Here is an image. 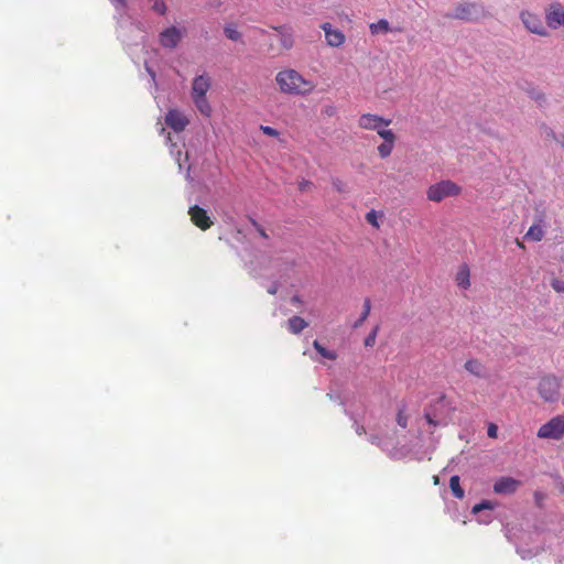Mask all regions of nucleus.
Wrapping results in <instances>:
<instances>
[{"mask_svg":"<svg viewBox=\"0 0 564 564\" xmlns=\"http://www.w3.org/2000/svg\"><path fill=\"white\" fill-rule=\"evenodd\" d=\"M281 93L293 96H305L314 91L316 85L293 68H284L275 76Z\"/></svg>","mask_w":564,"mask_h":564,"instance_id":"1","label":"nucleus"},{"mask_svg":"<svg viewBox=\"0 0 564 564\" xmlns=\"http://www.w3.org/2000/svg\"><path fill=\"white\" fill-rule=\"evenodd\" d=\"M212 85L210 77L207 75H199L193 79L192 83V99L198 111L209 118L213 109L206 98V94Z\"/></svg>","mask_w":564,"mask_h":564,"instance_id":"2","label":"nucleus"},{"mask_svg":"<svg viewBox=\"0 0 564 564\" xmlns=\"http://www.w3.org/2000/svg\"><path fill=\"white\" fill-rule=\"evenodd\" d=\"M447 17L464 22L478 23L489 18L490 13L482 4L476 2H460L455 7L454 12Z\"/></svg>","mask_w":564,"mask_h":564,"instance_id":"3","label":"nucleus"},{"mask_svg":"<svg viewBox=\"0 0 564 564\" xmlns=\"http://www.w3.org/2000/svg\"><path fill=\"white\" fill-rule=\"evenodd\" d=\"M460 192L462 188L456 183L452 181H441L431 185L427 188L426 195L429 200L438 203L446 197L457 196Z\"/></svg>","mask_w":564,"mask_h":564,"instance_id":"4","label":"nucleus"},{"mask_svg":"<svg viewBox=\"0 0 564 564\" xmlns=\"http://www.w3.org/2000/svg\"><path fill=\"white\" fill-rule=\"evenodd\" d=\"M536 436L542 440H562L564 437V416H553L542 424L538 430Z\"/></svg>","mask_w":564,"mask_h":564,"instance_id":"5","label":"nucleus"},{"mask_svg":"<svg viewBox=\"0 0 564 564\" xmlns=\"http://www.w3.org/2000/svg\"><path fill=\"white\" fill-rule=\"evenodd\" d=\"M541 398L546 402H554L558 398L560 382L554 376L543 377L538 387Z\"/></svg>","mask_w":564,"mask_h":564,"instance_id":"6","label":"nucleus"},{"mask_svg":"<svg viewBox=\"0 0 564 564\" xmlns=\"http://www.w3.org/2000/svg\"><path fill=\"white\" fill-rule=\"evenodd\" d=\"M188 215L191 217V221L203 231L209 229L214 225L208 213L198 205L191 206Z\"/></svg>","mask_w":564,"mask_h":564,"instance_id":"7","label":"nucleus"},{"mask_svg":"<svg viewBox=\"0 0 564 564\" xmlns=\"http://www.w3.org/2000/svg\"><path fill=\"white\" fill-rule=\"evenodd\" d=\"M520 18H521V21L524 24L525 29L529 32L541 35V36L547 35V32H546L541 19L536 14L529 12V11H522L520 13Z\"/></svg>","mask_w":564,"mask_h":564,"instance_id":"8","label":"nucleus"},{"mask_svg":"<svg viewBox=\"0 0 564 564\" xmlns=\"http://www.w3.org/2000/svg\"><path fill=\"white\" fill-rule=\"evenodd\" d=\"M391 124V119H386L375 113H364L358 119V126L364 130L379 129Z\"/></svg>","mask_w":564,"mask_h":564,"instance_id":"9","label":"nucleus"},{"mask_svg":"<svg viewBox=\"0 0 564 564\" xmlns=\"http://www.w3.org/2000/svg\"><path fill=\"white\" fill-rule=\"evenodd\" d=\"M183 39V33L175 26L163 30L159 35L160 44L165 48H175Z\"/></svg>","mask_w":564,"mask_h":564,"instance_id":"10","label":"nucleus"},{"mask_svg":"<svg viewBox=\"0 0 564 564\" xmlns=\"http://www.w3.org/2000/svg\"><path fill=\"white\" fill-rule=\"evenodd\" d=\"M165 123L175 132H182L188 126V119L177 109H170L165 115Z\"/></svg>","mask_w":564,"mask_h":564,"instance_id":"11","label":"nucleus"},{"mask_svg":"<svg viewBox=\"0 0 564 564\" xmlns=\"http://www.w3.org/2000/svg\"><path fill=\"white\" fill-rule=\"evenodd\" d=\"M321 28L325 33V40L329 46L339 47L345 43V34L340 30L333 29L330 23L325 22Z\"/></svg>","mask_w":564,"mask_h":564,"instance_id":"12","label":"nucleus"},{"mask_svg":"<svg viewBox=\"0 0 564 564\" xmlns=\"http://www.w3.org/2000/svg\"><path fill=\"white\" fill-rule=\"evenodd\" d=\"M520 485L521 482L512 477H500L494 484V491L498 495H511Z\"/></svg>","mask_w":564,"mask_h":564,"instance_id":"13","label":"nucleus"},{"mask_svg":"<svg viewBox=\"0 0 564 564\" xmlns=\"http://www.w3.org/2000/svg\"><path fill=\"white\" fill-rule=\"evenodd\" d=\"M546 22L549 26L556 29L564 25V8L560 3H553L546 11Z\"/></svg>","mask_w":564,"mask_h":564,"instance_id":"14","label":"nucleus"},{"mask_svg":"<svg viewBox=\"0 0 564 564\" xmlns=\"http://www.w3.org/2000/svg\"><path fill=\"white\" fill-rule=\"evenodd\" d=\"M380 137L384 140L378 145V154L381 159L388 158L394 148L395 134L393 131L380 132Z\"/></svg>","mask_w":564,"mask_h":564,"instance_id":"15","label":"nucleus"},{"mask_svg":"<svg viewBox=\"0 0 564 564\" xmlns=\"http://www.w3.org/2000/svg\"><path fill=\"white\" fill-rule=\"evenodd\" d=\"M455 281L460 289L467 290L470 286V270L469 267L464 263L459 267Z\"/></svg>","mask_w":564,"mask_h":564,"instance_id":"16","label":"nucleus"},{"mask_svg":"<svg viewBox=\"0 0 564 564\" xmlns=\"http://www.w3.org/2000/svg\"><path fill=\"white\" fill-rule=\"evenodd\" d=\"M273 29L279 32L281 46L286 51L291 50L294 44L292 31L286 26H275Z\"/></svg>","mask_w":564,"mask_h":564,"instance_id":"17","label":"nucleus"},{"mask_svg":"<svg viewBox=\"0 0 564 564\" xmlns=\"http://www.w3.org/2000/svg\"><path fill=\"white\" fill-rule=\"evenodd\" d=\"M307 326V322L300 316H293L288 321V328L292 334H300Z\"/></svg>","mask_w":564,"mask_h":564,"instance_id":"18","label":"nucleus"},{"mask_svg":"<svg viewBox=\"0 0 564 564\" xmlns=\"http://www.w3.org/2000/svg\"><path fill=\"white\" fill-rule=\"evenodd\" d=\"M465 369L476 377H482L484 366L478 359H469L465 362Z\"/></svg>","mask_w":564,"mask_h":564,"instance_id":"19","label":"nucleus"},{"mask_svg":"<svg viewBox=\"0 0 564 564\" xmlns=\"http://www.w3.org/2000/svg\"><path fill=\"white\" fill-rule=\"evenodd\" d=\"M544 237V230L541 225H532L527 231L524 238L531 241H541Z\"/></svg>","mask_w":564,"mask_h":564,"instance_id":"20","label":"nucleus"},{"mask_svg":"<svg viewBox=\"0 0 564 564\" xmlns=\"http://www.w3.org/2000/svg\"><path fill=\"white\" fill-rule=\"evenodd\" d=\"M369 29L371 34L388 33L391 31L390 23L386 19H381L376 23H371Z\"/></svg>","mask_w":564,"mask_h":564,"instance_id":"21","label":"nucleus"},{"mask_svg":"<svg viewBox=\"0 0 564 564\" xmlns=\"http://www.w3.org/2000/svg\"><path fill=\"white\" fill-rule=\"evenodd\" d=\"M314 349L323 357L328 360H336L337 354L334 350H328L318 340L313 341Z\"/></svg>","mask_w":564,"mask_h":564,"instance_id":"22","label":"nucleus"},{"mask_svg":"<svg viewBox=\"0 0 564 564\" xmlns=\"http://www.w3.org/2000/svg\"><path fill=\"white\" fill-rule=\"evenodd\" d=\"M370 311H371L370 299H366L364 301L362 312L360 313V317L354 323L352 327L354 328L360 327L364 324V322L368 318Z\"/></svg>","mask_w":564,"mask_h":564,"instance_id":"23","label":"nucleus"},{"mask_svg":"<svg viewBox=\"0 0 564 564\" xmlns=\"http://www.w3.org/2000/svg\"><path fill=\"white\" fill-rule=\"evenodd\" d=\"M449 488L456 498H458V499L464 498L465 492H464L463 488L460 487L459 477L457 475H454L451 477Z\"/></svg>","mask_w":564,"mask_h":564,"instance_id":"24","label":"nucleus"},{"mask_svg":"<svg viewBox=\"0 0 564 564\" xmlns=\"http://www.w3.org/2000/svg\"><path fill=\"white\" fill-rule=\"evenodd\" d=\"M225 35L231 41H239L241 39V33L236 29L235 25L228 24L224 29Z\"/></svg>","mask_w":564,"mask_h":564,"instance_id":"25","label":"nucleus"},{"mask_svg":"<svg viewBox=\"0 0 564 564\" xmlns=\"http://www.w3.org/2000/svg\"><path fill=\"white\" fill-rule=\"evenodd\" d=\"M496 508V503L489 500H484L477 505H475L471 509L474 514L479 513L482 510H494Z\"/></svg>","mask_w":564,"mask_h":564,"instance_id":"26","label":"nucleus"},{"mask_svg":"<svg viewBox=\"0 0 564 564\" xmlns=\"http://www.w3.org/2000/svg\"><path fill=\"white\" fill-rule=\"evenodd\" d=\"M408 415L405 413V406H401L397 413V423L400 427L405 429L408 426Z\"/></svg>","mask_w":564,"mask_h":564,"instance_id":"27","label":"nucleus"},{"mask_svg":"<svg viewBox=\"0 0 564 564\" xmlns=\"http://www.w3.org/2000/svg\"><path fill=\"white\" fill-rule=\"evenodd\" d=\"M152 1V10L159 13L160 15H164L166 13V6L163 0H151Z\"/></svg>","mask_w":564,"mask_h":564,"instance_id":"28","label":"nucleus"},{"mask_svg":"<svg viewBox=\"0 0 564 564\" xmlns=\"http://www.w3.org/2000/svg\"><path fill=\"white\" fill-rule=\"evenodd\" d=\"M379 330V326H376L371 333L365 338V346L372 347L376 344L377 334Z\"/></svg>","mask_w":564,"mask_h":564,"instance_id":"29","label":"nucleus"},{"mask_svg":"<svg viewBox=\"0 0 564 564\" xmlns=\"http://www.w3.org/2000/svg\"><path fill=\"white\" fill-rule=\"evenodd\" d=\"M366 220L373 227L379 228V223L377 220V215L375 210H371L366 214Z\"/></svg>","mask_w":564,"mask_h":564,"instance_id":"30","label":"nucleus"},{"mask_svg":"<svg viewBox=\"0 0 564 564\" xmlns=\"http://www.w3.org/2000/svg\"><path fill=\"white\" fill-rule=\"evenodd\" d=\"M251 224L252 226L254 227V229L258 231V234L264 238V239H268L269 236L267 234V231L264 230V228L254 219H251Z\"/></svg>","mask_w":564,"mask_h":564,"instance_id":"31","label":"nucleus"},{"mask_svg":"<svg viewBox=\"0 0 564 564\" xmlns=\"http://www.w3.org/2000/svg\"><path fill=\"white\" fill-rule=\"evenodd\" d=\"M260 129L267 135H270V137H278L279 135V131L276 129L272 128V127L261 126Z\"/></svg>","mask_w":564,"mask_h":564,"instance_id":"32","label":"nucleus"},{"mask_svg":"<svg viewBox=\"0 0 564 564\" xmlns=\"http://www.w3.org/2000/svg\"><path fill=\"white\" fill-rule=\"evenodd\" d=\"M487 435L490 438H497L498 436V426L494 423H490L487 429Z\"/></svg>","mask_w":564,"mask_h":564,"instance_id":"33","label":"nucleus"},{"mask_svg":"<svg viewBox=\"0 0 564 564\" xmlns=\"http://www.w3.org/2000/svg\"><path fill=\"white\" fill-rule=\"evenodd\" d=\"M552 288H553L555 291H557V292H562V291H564V288H562V286L560 285V281H557V280H555V281H553V282H552Z\"/></svg>","mask_w":564,"mask_h":564,"instance_id":"34","label":"nucleus"},{"mask_svg":"<svg viewBox=\"0 0 564 564\" xmlns=\"http://www.w3.org/2000/svg\"><path fill=\"white\" fill-rule=\"evenodd\" d=\"M424 416H425L426 422H427L430 425H434V426H436V425H437L436 421H434V420H433V417L430 415V413H425V415H424Z\"/></svg>","mask_w":564,"mask_h":564,"instance_id":"35","label":"nucleus"},{"mask_svg":"<svg viewBox=\"0 0 564 564\" xmlns=\"http://www.w3.org/2000/svg\"><path fill=\"white\" fill-rule=\"evenodd\" d=\"M356 433H357L358 435H364V434H366V429H365V426H364V425H360V424H357V425H356Z\"/></svg>","mask_w":564,"mask_h":564,"instance_id":"36","label":"nucleus"},{"mask_svg":"<svg viewBox=\"0 0 564 564\" xmlns=\"http://www.w3.org/2000/svg\"><path fill=\"white\" fill-rule=\"evenodd\" d=\"M341 185H343V183L340 181H338V180L334 182V186L336 187V189L338 192H343L344 191Z\"/></svg>","mask_w":564,"mask_h":564,"instance_id":"37","label":"nucleus"},{"mask_svg":"<svg viewBox=\"0 0 564 564\" xmlns=\"http://www.w3.org/2000/svg\"><path fill=\"white\" fill-rule=\"evenodd\" d=\"M387 127H381L379 129H375L373 131H377V133L380 135V132H387V131H391L390 129H386Z\"/></svg>","mask_w":564,"mask_h":564,"instance_id":"38","label":"nucleus"},{"mask_svg":"<svg viewBox=\"0 0 564 564\" xmlns=\"http://www.w3.org/2000/svg\"><path fill=\"white\" fill-rule=\"evenodd\" d=\"M370 442H371L372 444H378V442H379V437H378V436H376V435H371V436H370Z\"/></svg>","mask_w":564,"mask_h":564,"instance_id":"39","label":"nucleus"},{"mask_svg":"<svg viewBox=\"0 0 564 564\" xmlns=\"http://www.w3.org/2000/svg\"><path fill=\"white\" fill-rule=\"evenodd\" d=\"M325 112H326L327 115H329V116H330V115H333V113H334V107H327V108L325 109Z\"/></svg>","mask_w":564,"mask_h":564,"instance_id":"40","label":"nucleus"},{"mask_svg":"<svg viewBox=\"0 0 564 564\" xmlns=\"http://www.w3.org/2000/svg\"><path fill=\"white\" fill-rule=\"evenodd\" d=\"M269 293L275 294L276 293V288L275 286L270 288L269 289Z\"/></svg>","mask_w":564,"mask_h":564,"instance_id":"41","label":"nucleus"},{"mask_svg":"<svg viewBox=\"0 0 564 564\" xmlns=\"http://www.w3.org/2000/svg\"><path fill=\"white\" fill-rule=\"evenodd\" d=\"M517 245H518L520 248H524V245H523L521 241H519V240H517Z\"/></svg>","mask_w":564,"mask_h":564,"instance_id":"42","label":"nucleus"},{"mask_svg":"<svg viewBox=\"0 0 564 564\" xmlns=\"http://www.w3.org/2000/svg\"><path fill=\"white\" fill-rule=\"evenodd\" d=\"M121 6H124L126 4V1L124 0H117Z\"/></svg>","mask_w":564,"mask_h":564,"instance_id":"43","label":"nucleus"},{"mask_svg":"<svg viewBox=\"0 0 564 564\" xmlns=\"http://www.w3.org/2000/svg\"><path fill=\"white\" fill-rule=\"evenodd\" d=\"M292 301H293V302H299L300 300H299V297H297V296H294V297L292 299Z\"/></svg>","mask_w":564,"mask_h":564,"instance_id":"44","label":"nucleus"},{"mask_svg":"<svg viewBox=\"0 0 564 564\" xmlns=\"http://www.w3.org/2000/svg\"><path fill=\"white\" fill-rule=\"evenodd\" d=\"M434 484H438V477L437 476L434 477Z\"/></svg>","mask_w":564,"mask_h":564,"instance_id":"45","label":"nucleus"},{"mask_svg":"<svg viewBox=\"0 0 564 564\" xmlns=\"http://www.w3.org/2000/svg\"><path fill=\"white\" fill-rule=\"evenodd\" d=\"M562 147H563V149H564V137H563V141H562Z\"/></svg>","mask_w":564,"mask_h":564,"instance_id":"46","label":"nucleus"}]
</instances>
